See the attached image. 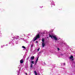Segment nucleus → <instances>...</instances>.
<instances>
[{"instance_id":"nucleus-1","label":"nucleus","mask_w":75,"mask_h":75,"mask_svg":"<svg viewBox=\"0 0 75 75\" xmlns=\"http://www.w3.org/2000/svg\"><path fill=\"white\" fill-rule=\"evenodd\" d=\"M47 36H48L50 37L53 39L55 40V42H56L59 44L60 45H65V43H63V41L60 38H58V36H57L56 35H51L50 34L47 35Z\"/></svg>"},{"instance_id":"nucleus-2","label":"nucleus","mask_w":75,"mask_h":75,"mask_svg":"<svg viewBox=\"0 0 75 75\" xmlns=\"http://www.w3.org/2000/svg\"><path fill=\"white\" fill-rule=\"evenodd\" d=\"M40 38V35L38 34L36 35L35 37L34 38L33 40H32L30 42H34L37 40V39H38V38Z\"/></svg>"},{"instance_id":"nucleus-3","label":"nucleus","mask_w":75,"mask_h":75,"mask_svg":"<svg viewBox=\"0 0 75 75\" xmlns=\"http://www.w3.org/2000/svg\"><path fill=\"white\" fill-rule=\"evenodd\" d=\"M50 1L52 7L53 6H55V4H54V1H52V0H50Z\"/></svg>"},{"instance_id":"nucleus-4","label":"nucleus","mask_w":75,"mask_h":75,"mask_svg":"<svg viewBox=\"0 0 75 75\" xmlns=\"http://www.w3.org/2000/svg\"><path fill=\"white\" fill-rule=\"evenodd\" d=\"M15 42V40H14L13 39V40H10V42L9 43V44H12L11 45H14V43Z\"/></svg>"},{"instance_id":"nucleus-5","label":"nucleus","mask_w":75,"mask_h":75,"mask_svg":"<svg viewBox=\"0 0 75 75\" xmlns=\"http://www.w3.org/2000/svg\"><path fill=\"white\" fill-rule=\"evenodd\" d=\"M13 38L14 40H17V39L18 38V36H14Z\"/></svg>"},{"instance_id":"nucleus-6","label":"nucleus","mask_w":75,"mask_h":75,"mask_svg":"<svg viewBox=\"0 0 75 75\" xmlns=\"http://www.w3.org/2000/svg\"><path fill=\"white\" fill-rule=\"evenodd\" d=\"M45 45V42H42V47H44Z\"/></svg>"},{"instance_id":"nucleus-7","label":"nucleus","mask_w":75,"mask_h":75,"mask_svg":"<svg viewBox=\"0 0 75 75\" xmlns=\"http://www.w3.org/2000/svg\"><path fill=\"white\" fill-rule=\"evenodd\" d=\"M23 61H24V59H21L20 61V62L21 64H23Z\"/></svg>"},{"instance_id":"nucleus-8","label":"nucleus","mask_w":75,"mask_h":75,"mask_svg":"<svg viewBox=\"0 0 75 75\" xmlns=\"http://www.w3.org/2000/svg\"><path fill=\"white\" fill-rule=\"evenodd\" d=\"M20 68L19 70H17V72L18 73V75H19V74H20Z\"/></svg>"},{"instance_id":"nucleus-9","label":"nucleus","mask_w":75,"mask_h":75,"mask_svg":"<svg viewBox=\"0 0 75 75\" xmlns=\"http://www.w3.org/2000/svg\"><path fill=\"white\" fill-rule=\"evenodd\" d=\"M34 56H32L31 57L30 59L31 60H33V59H34Z\"/></svg>"},{"instance_id":"nucleus-10","label":"nucleus","mask_w":75,"mask_h":75,"mask_svg":"<svg viewBox=\"0 0 75 75\" xmlns=\"http://www.w3.org/2000/svg\"><path fill=\"white\" fill-rule=\"evenodd\" d=\"M38 58H39V57H38L37 59H36V61H35V65H36V64H37V61H38Z\"/></svg>"},{"instance_id":"nucleus-11","label":"nucleus","mask_w":75,"mask_h":75,"mask_svg":"<svg viewBox=\"0 0 75 75\" xmlns=\"http://www.w3.org/2000/svg\"><path fill=\"white\" fill-rule=\"evenodd\" d=\"M42 42H44V41H45V39L44 38H43L42 39Z\"/></svg>"},{"instance_id":"nucleus-12","label":"nucleus","mask_w":75,"mask_h":75,"mask_svg":"<svg viewBox=\"0 0 75 75\" xmlns=\"http://www.w3.org/2000/svg\"><path fill=\"white\" fill-rule=\"evenodd\" d=\"M74 57L72 56H71V57H70V59H71L72 58H73Z\"/></svg>"},{"instance_id":"nucleus-13","label":"nucleus","mask_w":75,"mask_h":75,"mask_svg":"<svg viewBox=\"0 0 75 75\" xmlns=\"http://www.w3.org/2000/svg\"><path fill=\"white\" fill-rule=\"evenodd\" d=\"M34 73L35 74V75H37V72H36V71H34Z\"/></svg>"},{"instance_id":"nucleus-14","label":"nucleus","mask_w":75,"mask_h":75,"mask_svg":"<svg viewBox=\"0 0 75 75\" xmlns=\"http://www.w3.org/2000/svg\"><path fill=\"white\" fill-rule=\"evenodd\" d=\"M22 48H24V49H26V48H25V47L24 46H22Z\"/></svg>"},{"instance_id":"nucleus-15","label":"nucleus","mask_w":75,"mask_h":75,"mask_svg":"<svg viewBox=\"0 0 75 75\" xmlns=\"http://www.w3.org/2000/svg\"><path fill=\"white\" fill-rule=\"evenodd\" d=\"M34 62L33 61H31V64H34Z\"/></svg>"},{"instance_id":"nucleus-16","label":"nucleus","mask_w":75,"mask_h":75,"mask_svg":"<svg viewBox=\"0 0 75 75\" xmlns=\"http://www.w3.org/2000/svg\"><path fill=\"white\" fill-rule=\"evenodd\" d=\"M30 68H33V64H31L30 65Z\"/></svg>"},{"instance_id":"nucleus-17","label":"nucleus","mask_w":75,"mask_h":75,"mask_svg":"<svg viewBox=\"0 0 75 75\" xmlns=\"http://www.w3.org/2000/svg\"><path fill=\"white\" fill-rule=\"evenodd\" d=\"M3 47H4V45H3V46H1V48H3Z\"/></svg>"},{"instance_id":"nucleus-18","label":"nucleus","mask_w":75,"mask_h":75,"mask_svg":"<svg viewBox=\"0 0 75 75\" xmlns=\"http://www.w3.org/2000/svg\"><path fill=\"white\" fill-rule=\"evenodd\" d=\"M29 58H30V56H29L27 58V60H28V59H29Z\"/></svg>"},{"instance_id":"nucleus-19","label":"nucleus","mask_w":75,"mask_h":75,"mask_svg":"<svg viewBox=\"0 0 75 75\" xmlns=\"http://www.w3.org/2000/svg\"><path fill=\"white\" fill-rule=\"evenodd\" d=\"M45 34V33L44 32H43V33H42V34L44 35V34Z\"/></svg>"},{"instance_id":"nucleus-20","label":"nucleus","mask_w":75,"mask_h":75,"mask_svg":"<svg viewBox=\"0 0 75 75\" xmlns=\"http://www.w3.org/2000/svg\"><path fill=\"white\" fill-rule=\"evenodd\" d=\"M15 43L16 44H18V43L17 42H15Z\"/></svg>"},{"instance_id":"nucleus-21","label":"nucleus","mask_w":75,"mask_h":75,"mask_svg":"<svg viewBox=\"0 0 75 75\" xmlns=\"http://www.w3.org/2000/svg\"><path fill=\"white\" fill-rule=\"evenodd\" d=\"M39 50H40V48H39L38 49H37L38 51H39Z\"/></svg>"},{"instance_id":"nucleus-22","label":"nucleus","mask_w":75,"mask_h":75,"mask_svg":"<svg viewBox=\"0 0 75 75\" xmlns=\"http://www.w3.org/2000/svg\"><path fill=\"white\" fill-rule=\"evenodd\" d=\"M44 65H46L45 63V62L44 63Z\"/></svg>"},{"instance_id":"nucleus-23","label":"nucleus","mask_w":75,"mask_h":75,"mask_svg":"<svg viewBox=\"0 0 75 75\" xmlns=\"http://www.w3.org/2000/svg\"><path fill=\"white\" fill-rule=\"evenodd\" d=\"M63 64L64 65H65V63H64Z\"/></svg>"},{"instance_id":"nucleus-24","label":"nucleus","mask_w":75,"mask_h":75,"mask_svg":"<svg viewBox=\"0 0 75 75\" xmlns=\"http://www.w3.org/2000/svg\"><path fill=\"white\" fill-rule=\"evenodd\" d=\"M33 45L32 44L31 46V47H33Z\"/></svg>"},{"instance_id":"nucleus-25","label":"nucleus","mask_w":75,"mask_h":75,"mask_svg":"<svg viewBox=\"0 0 75 75\" xmlns=\"http://www.w3.org/2000/svg\"><path fill=\"white\" fill-rule=\"evenodd\" d=\"M57 50L58 51H59V48H58Z\"/></svg>"},{"instance_id":"nucleus-26","label":"nucleus","mask_w":75,"mask_h":75,"mask_svg":"<svg viewBox=\"0 0 75 75\" xmlns=\"http://www.w3.org/2000/svg\"><path fill=\"white\" fill-rule=\"evenodd\" d=\"M26 43H28V41H26Z\"/></svg>"},{"instance_id":"nucleus-27","label":"nucleus","mask_w":75,"mask_h":75,"mask_svg":"<svg viewBox=\"0 0 75 75\" xmlns=\"http://www.w3.org/2000/svg\"><path fill=\"white\" fill-rule=\"evenodd\" d=\"M36 43H38V41H36Z\"/></svg>"},{"instance_id":"nucleus-28","label":"nucleus","mask_w":75,"mask_h":75,"mask_svg":"<svg viewBox=\"0 0 75 75\" xmlns=\"http://www.w3.org/2000/svg\"><path fill=\"white\" fill-rule=\"evenodd\" d=\"M25 74H26V75H27V73H25Z\"/></svg>"},{"instance_id":"nucleus-29","label":"nucleus","mask_w":75,"mask_h":75,"mask_svg":"<svg viewBox=\"0 0 75 75\" xmlns=\"http://www.w3.org/2000/svg\"><path fill=\"white\" fill-rule=\"evenodd\" d=\"M41 53V52H39V54L40 53Z\"/></svg>"},{"instance_id":"nucleus-30","label":"nucleus","mask_w":75,"mask_h":75,"mask_svg":"<svg viewBox=\"0 0 75 75\" xmlns=\"http://www.w3.org/2000/svg\"><path fill=\"white\" fill-rule=\"evenodd\" d=\"M18 68H20V67H18Z\"/></svg>"},{"instance_id":"nucleus-31","label":"nucleus","mask_w":75,"mask_h":75,"mask_svg":"<svg viewBox=\"0 0 75 75\" xmlns=\"http://www.w3.org/2000/svg\"><path fill=\"white\" fill-rule=\"evenodd\" d=\"M29 35H28V36H29Z\"/></svg>"},{"instance_id":"nucleus-32","label":"nucleus","mask_w":75,"mask_h":75,"mask_svg":"<svg viewBox=\"0 0 75 75\" xmlns=\"http://www.w3.org/2000/svg\"><path fill=\"white\" fill-rule=\"evenodd\" d=\"M24 35V36H25V35Z\"/></svg>"},{"instance_id":"nucleus-33","label":"nucleus","mask_w":75,"mask_h":75,"mask_svg":"<svg viewBox=\"0 0 75 75\" xmlns=\"http://www.w3.org/2000/svg\"><path fill=\"white\" fill-rule=\"evenodd\" d=\"M6 46H7V45H6Z\"/></svg>"},{"instance_id":"nucleus-34","label":"nucleus","mask_w":75,"mask_h":75,"mask_svg":"<svg viewBox=\"0 0 75 75\" xmlns=\"http://www.w3.org/2000/svg\"><path fill=\"white\" fill-rule=\"evenodd\" d=\"M42 7H43V6H42Z\"/></svg>"},{"instance_id":"nucleus-35","label":"nucleus","mask_w":75,"mask_h":75,"mask_svg":"<svg viewBox=\"0 0 75 75\" xmlns=\"http://www.w3.org/2000/svg\"><path fill=\"white\" fill-rule=\"evenodd\" d=\"M38 31H39L38 30Z\"/></svg>"},{"instance_id":"nucleus-36","label":"nucleus","mask_w":75,"mask_h":75,"mask_svg":"<svg viewBox=\"0 0 75 75\" xmlns=\"http://www.w3.org/2000/svg\"><path fill=\"white\" fill-rule=\"evenodd\" d=\"M24 41H25L24 40Z\"/></svg>"}]
</instances>
